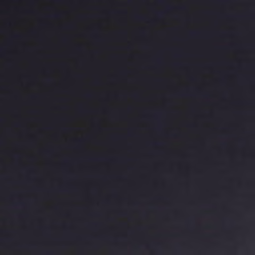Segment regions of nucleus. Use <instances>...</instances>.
Here are the masks:
<instances>
[{
	"mask_svg": "<svg viewBox=\"0 0 255 255\" xmlns=\"http://www.w3.org/2000/svg\"><path fill=\"white\" fill-rule=\"evenodd\" d=\"M53 16H54V17H58V16H59V14H54V15H53Z\"/></svg>",
	"mask_w": 255,
	"mask_h": 255,
	"instance_id": "f257e3e1",
	"label": "nucleus"
}]
</instances>
